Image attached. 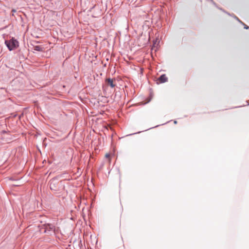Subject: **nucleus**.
<instances>
[{
  "instance_id": "1",
  "label": "nucleus",
  "mask_w": 249,
  "mask_h": 249,
  "mask_svg": "<svg viewBox=\"0 0 249 249\" xmlns=\"http://www.w3.org/2000/svg\"><path fill=\"white\" fill-rule=\"evenodd\" d=\"M4 43L10 51L15 50L19 46L18 41L14 37L10 40H5Z\"/></svg>"
},
{
  "instance_id": "2",
  "label": "nucleus",
  "mask_w": 249,
  "mask_h": 249,
  "mask_svg": "<svg viewBox=\"0 0 249 249\" xmlns=\"http://www.w3.org/2000/svg\"><path fill=\"white\" fill-rule=\"evenodd\" d=\"M44 230V232L49 235L55 233V226L50 223H45L42 225L40 230Z\"/></svg>"
},
{
  "instance_id": "3",
  "label": "nucleus",
  "mask_w": 249,
  "mask_h": 249,
  "mask_svg": "<svg viewBox=\"0 0 249 249\" xmlns=\"http://www.w3.org/2000/svg\"><path fill=\"white\" fill-rule=\"evenodd\" d=\"M59 182L55 178H53L50 181V189L55 192L60 190V187L59 185Z\"/></svg>"
},
{
  "instance_id": "4",
  "label": "nucleus",
  "mask_w": 249,
  "mask_h": 249,
  "mask_svg": "<svg viewBox=\"0 0 249 249\" xmlns=\"http://www.w3.org/2000/svg\"><path fill=\"white\" fill-rule=\"evenodd\" d=\"M168 78L165 74L161 75L157 79V83H163L167 82Z\"/></svg>"
},
{
  "instance_id": "5",
  "label": "nucleus",
  "mask_w": 249,
  "mask_h": 249,
  "mask_svg": "<svg viewBox=\"0 0 249 249\" xmlns=\"http://www.w3.org/2000/svg\"><path fill=\"white\" fill-rule=\"evenodd\" d=\"M105 82L107 85L109 86L112 88H113L116 86V84L113 83V80L110 78H107L105 80Z\"/></svg>"
},
{
  "instance_id": "6",
  "label": "nucleus",
  "mask_w": 249,
  "mask_h": 249,
  "mask_svg": "<svg viewBox=\"0 0 249 249\" xmlns=\"http://www.w3.org/2000/svg\"><path fill=\"white\" fill-rule=\"evenodd\" d=\"M233 17L235 19H236L237 20H238L239 22L241 23L243 25H244L245 29H249V27L248 26H247V25H246L245 24H244L243 22H242L236 16H234Z\"/></svg>"
},
{
  "instance_id": "7",
  "label": "nucleus",
  "mask_w": 249,
  "mask_h": 249,
  "mask_svg": "<svg viewBox=\"0 0 249 249\" xmlns=\"http://www.w3.org/2000/svg\"><path fill=\"white\" fill-rule=\"evenodd\" d=\"M34 50L38 52H41L42 51V48L40 46H36L34 47Z\"/></svg>"
},
{
  "instance_id": "8",
  "label": "nucleus",
  "mask_w": 249,
  "mask_h": 249,
  "mask_svg": "<svg viewBox=\"0 0 249 249\" xmlns=\"http://www.w3.org/2000/svg\"><path fill=\"white\" fill-rule=\"evenodd\" d=\"M209 1H210L211 3L213 4L214 6L217 7L216 4L213 0H209Z\"/></svg>"
},
{
  "instance_id": "9",
  "label": "nucleus",
  "mask_w": 249,
  "mask_h": 249,
  "mask_svg": "<svg viewBox=\"0 0 249 249\" xmlns=\"http://www.w3.org/2000/svg\"><path fill=\"white\" fill-rule=\"evenodd\" d=\"M219 9H220L221 10H222V11H223V12H225V13H226V12H225L223 9H222V8H219ZM226 13H227V12H226ZM227 14H228V15H230V14L229 13H227Z\"/></svg>"
},
{
  "instance_id": "10",
  "label": "nucleus",
  "mask_w": 249,
  "mask_h": 249,
  "mask_svg": "<svg viewBox=\"0 0 249 249\" xmlns=\"http://www.w3.org/2000/svg\"><path fill=\"white\" fill-rule=\"evenodd\" d=\"M12 12L13 13H15V12H16V10H15V9H12Z\"/></svg>"
},
{
  "instance_id": "11",
  "label": "nucleus",
  "mask_w": 249,
  "mask_h": 249,
  "mask_svg": "<svg viewBox=\"0 0 249 249\" xmlns=\"http://www.w3.org/2000/svg\"><path fill=\"white\" fill-rule=\"evenodd\" d=\"M174 123H175V124H177V121H174Z\"/></svg>"
},
{
  "instance_id": "12",
  "label": "nucleus",
  "mask_w": 249,
  "mask_h": 249,
  "mask_svg": "<svg viewBox=\"0 0 249 249\" xmlns=\"http://www.w3.org/2000/svg\"><path fill=\"white\" fill-rule=\"evenodd\" d=\"M106 157H108V156H109V155L108 154H106Z\"/></svg>"
}]
</instances>
